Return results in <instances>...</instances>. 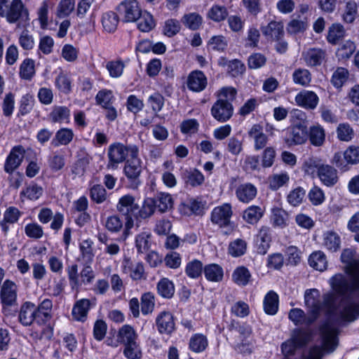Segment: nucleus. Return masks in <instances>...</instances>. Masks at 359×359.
I'll return each mask as SVG.
<instances>
[{"mask_svg": "<svg viewBox=\"0 0 359 359\" xmlns=\"http://www.w3.org/2000/svg\"><path fill=\"white\" fill-rule=\"evenodd\" d=\"M355 253L351 249H345L341 255V260L345 264V271L351 277L352 283H348L346 277L341 273L334 275L330 280L332 288L339 294L359 289V259L355 258Z\"/></svg>", "mask_w": 359, "mask_h": 359, "instance_id": "1", "label": "nucleus"}, {"mask_svg": "<svg viewBox=\"0 0 359 359\" xmlns=\"http://www.w3.org/2000/svg\"><path fill=\"white\" fill-rule=\"evenodd\" d=\"M0 16L10 24L29 20L28 10L21 0H0Z\"/></svg>", "mask_w": 359, "mask_h": 359, "instance_id": "2", "label": "nucleus"}, {"mask_svg": "<svg viewBox=\"0 0 359 359\" xmlns=\"http://www.w3.org/2000/svg\"><path fill=\"white\" fill-rule=\"evenodd\" d=\"M139 209V205L135 201V198L131 194H126L121 196L116 204L117 211L124 217V235L128 237L131 229L134 226V218Z\"/></svg>", "mask_w": 359, "mask_h": 359, "instance_id": "3", "label": "nucleus"}, {"mask_svg": "<svg viewBox=\"0 0 359 359\" xmlns=\"http://www.w3.org/2000/svg\"><path fill=\"white\" fill-rule=\"evenodd\" d=\"M137 149L135 144L126 145L121 142L110 144L107 150V168L111 170L118 169L120 164L127 161L128 156H131V151H135Z\"/></svg>", "mask_w": 359, "mask_h": 359, "instance_id": "4", "label": "nucleus"}, {"mask_svg": "<svg viewBox=\"0 0 359 359\" xmlns=\"http://www.w3.org/2000/svg\"><path fill=\"white\" fill-rule=\"evenodd\" d=\"M143 170V161L139 157V149L131 151V156L125 162L123 172L130 184V188L135 189L141 184L140 180Z\"/></svg>", "mask_w": 359, "mask_h": 359, "instance_id": "5", "label": "nucleus"}, {"mask_svg": "<svg viewBox=\"0 0 359 359\" xmlns=\"http://www.w3.org/2000/svg\"><path fill=\"white\" fill-rule=\"evenodd\" d=\"M116 11L126 23L137 22L143 11L137 0H123L117 6Z\"/></svg>", "mask_w": 359, "mask_h": 359, "instance_id": "6", "label": "nucleus"}, {"mask_svg": "<svg viewBox=\"0 0 359 359\" xmlns=\"http://www.w3.org/2000/svg\"><path fill=\"white\" fill-rule=\"evenodd\" d=\"M304 302L308 309L309 323H313L318 318L323 308L320 292L316 289L306 290L304 293Z\"/></svg>", "mask_w": 359, "mask_h": 359, "instance_id": "7", "label": "nucleus"}, {"mask_svg": "<svg viewBox=\"0 0 359 359\" xmlns=\"http://www.w3.org/2000/svg\"><path fill=\"white\" fill-rule=\"evenodd\" d=\"M310 339L311 334L309 332L296 330L293 332L291 339L283 343L282 352L285 356L292 355L297 348L305 345Z\"/></svg>", "mask_w": 359, "mask_h": 359, "instance_id": "8", "label": "nucleus"}, {"mask_svg": "<svg viewBox=\"0 0 359 359\" xmlns=\"http://www.w3.org/2000/svg\"><path fill=\"white\" fill-rule=\"evenodd\" d=\"M210 113L215 120L220 123H224L232 117L233 107L231 102L224 99H218L212 104Z\"/></svg>", "mask_w": 359, "mask_h": 359, "instance_id": "9", "label": "nucleus"}, {"mask_svg": "<svg viewBox=\"0 0 359 359\" xmlns=\"http://www.w3.org/2000/svg\"><path fill=\"white\" fill-rule=\"evenodd\" d=\"M306 124L296 123L291 124L289 129V136L285 139V143L288 147L304 144L308 137Z\"/></svg>", "mask_w": 359, "mask_h": 359, "instance_id": "10", "label": "nucleus"}, {"mask_svg": "<svg viewBox=\"0 0 359 359\" xmlns=\"http://www.w3.org/2000/svg\"><path fill=\"white\" fill-rule=\"evenodd\" d=\"M17 292L16 284L11 280H6L0 291V299L3 306L7 307L14 306L17 302Z\"/></svg>", "mask_w": 359, "mask_h": 359, "instance_id": "11", "label": "nucleus"}, {"mask_svg": "<svg viewBox=\"0 0 359 359\" xmlns=\"http://www.w3.org/2000/svg\"><path fill=\"white\" fill-rule=\"evenodd\" d=\"M18 320L23 326H31L34 323L37 324L36 305L31 302H24L18 312Z\"/></svg>", "mask_w": 359, "mask_h": 359, "instance_id": "12", "label": "nucleus"}, {"mask_svg": "<svg viewBox=\"0 0 359 359\" xmlns=\"http://www.w3.org/2000/svg\"><path fill=\"white\" fill-rule=\"evenodd\" d=\"M25 151L22 146L14 147L10 151L4 163V170L13 173L21 165Z\"/></svg>", "mask_w": 359, "mask_h": 359, "instance_id": "13", "label": "nucleus"}, {"mask_svg": "<svg viewBox=\"0 0 359 359\" xmlns=\"http://www.w3.org/2000/svg\"><path fill=\"white\" fill-rule=\"evenodd\" d=\"M232 213L231 205L229 203H224L212 210L211 221L219 226H226L230 222Z\"/></svg>", "mask_w": 359, "mask_h": 359, "instance_id": "14", "label": "nucleus"}, {"mask_svg": "<svg viewBox=\"0 0 359 359\" xmlns=\"http://www.w3.org/2000/svg\"><path fill=\"white\" fill-rule=\"evenodd\" d=\"M123 271L129 273L130 277L133 280H140L146 279L144 267L142 262H133L130 258H125L122 263Z\"/></svg>", "mask_w": 359, "mask_h": 359, "instance_id": "15", "label": "nucleus"}, {"mask_svg": "<svg viewBox=\"0 0 359 359\" xmlns=\"http://www.w3.org/2000/svg\"><path fill=\"white\" fill-rule=\"evenodd\" d=\"M187 85L189 90L200 93L207 87L208 79L202 71L194 70L188 75Z\"/></svg>", "mask_w": 359, "mask_h": 359, "instance_id": "16", "label": "nucleus"}, {"mask_svg": "<svg viewBox=\"0 0 359 359\" xmlns=\"http://www.w3.org/2000/svg\"><path fill=\"white\" fill-rule=\"evenodd\" d=\"M296 104L306 109H314L319 102V97L311 90H302L294 97Z\"/></svg>", "mask_w": 359, "mask_h": 359, "instance_id": "17", "label": "nucleus"}, {"mask_svg": "<svg viewBox=\"0 0 359 359\" xmlns=\"http://www.w3.org/2000/svg\"><path fill=\"white\" fill-rule=\"evenodd\" d=\"M235 194L240 202L249 203L257 196V189L251 183H243L237 187Z\"/></svg>", "mask_w": 359, "mask_h": 359, "instance_id": "18", "label": "nucleus"}, {"mask_svg": "<svg viewBox=\"0 0 359 359\" xmlns=\"http://www.w3.org/2000/svg\"><path fill=\"white\" fill-rule=\"evenodd\" d=\"M248 136L254 141V149L259 151L266 148L269 138L264 133L263 128L260 124H254L248 132Z\"/></svg>", "mask_w": 359, "mask_h": 359, "instance_id": "19", "label": "nucleus"}, {"mask_svg": "<svg viewBox=\"0 0 359 359\" xmlns=\"http://www.w3.org/2000/svg\"><path fill=\"white\" fill-rule=\"evenodd\" d=\"M156 323L158 332L161 334H170L175 330V320L172 313L163 311L156 317Z\"/></svg>", "mask_w": 359, "mask_h": 359, "instance_id": "20", "label": "nucleus"}, {"mask_svg": "<svg viewBox=\"0 0 359 359\" xmlns=\"http://www.w3.org/2000/svg\"><path fill=\"white\" fill-rule=\"evenodd\" d=\"M322 184L326 187H332L338 182L337 170L328 164L320 167L317 176Z\"/></svg>", "mask_w": 359, "mask_h": 359, "instance_id": "21", "label": "nucleus"}, {"mask_svg": "<svg viewBox=\"0 0 359 359\" xmlns=\"http://www.w3.org/2000/svg\"><path fill=\"white\" fill-rule=\"evenodd\" d=\"M91 305V301L88 299H81L76 301L72 311L74 320L82 323L85 322Z\"/></svg>", "mask_w": 359, "mask_h": 359, "instance_id": "22", "label": "nucleus"}, {"mask_svg": "<svg viewBox=\"0 0 359 359\" xmlns=\"http://www.w3.org/2000/svg\"><path fill=\"white\" fill-rule=\"evenodd\" d=\"M271 241V230L269 227L262 226L256 238V245L259 254L265 255L270 248Z\"/></svg>", "mask_w": 359, "mask_h": 359, "instance_id": "23", "label": "nucleus"}, {"mask_svg": "<svg viewBox=\"0 0 359 359\" xmlns=\"http://www.w3.org/2000/svg\"><path fill=\"white\" fill-rule=\"evenodd\" d=\"M52 308L53 303L49 299H45L38 306L36 305L37 325H44L51 318Z\"/></svg>", "mask_w": 359, "mask_h": 359, "instance_id": "24", "label": "nucleus"}, {"mask_svg": "<svg viewBox=\"0 0 359 359\" xmlns=\"http://www.w3.org/2000/svg\"><path fill=\"white\" fill-rule=\"evenodd\" d=\"M263 34L273 41H278L284 34L283 25L280 22L271 21L262 27Z\"/></svg>", "mask_w": 359, "mask_h": 359, "instance_id": "25", "label": "nucleus"}, {"mask_svg": "<svg viewBox=\"0 0 359 359\" xmlns=\"http://www.w3.org/2000/svg\"><path fill=\"white\" fill-rule=\"evenodd\" d=\"M152 199L155 203L156 208L161 212L169 211L173 207L174 200L168 193H158Z\"/></svg>", "mask_w": 359, "mask_h": 359, "instance_id": "26", "label": "nucleus"}, {"mask_svg": "<svg viewBox=\"0 0 359 359\" xmlns=\"http://www.w3.org/2000/svg\"><path fill=\"white\" fill-rule=\"evenodd\" d=\"M307 135L310 143L315 147H321L325 141V130L318 123L311 126Z\"/></svg>", "mask_w": 359, "mask_h": 359, "instance_id": "27", "label": "nucleus"}, {"mask_svg": "<svg viewBox=\"0 0 359 359\" xmlns=\"http://www.w3.org/2000/svg\"><path fill=\"white\" fill-rule=\"evenodd\" d=\"M119 22L118 15L114 11H107L101 16V23L104 32L112 33L115 32Z\"/></svg>", "mask_w": 359, "mask_h": 359, "instance_id": "28", "label": "nucleus"}, {"mask_svg": "<svg viewBox=\"0 0 359 359\" xmlns=\"http://www.w3.org/2000/svg\"><path fill=\"white\" fill-rule=\"evenodd\" d=\"M205 278L212 282H220L224 277V271L221 266L217 264H210L203 269Z\"/></svg>", "mask_w": 359, "mask_h": 359, "instance_id": "29", "label": "nucleus"}, {"mask_svg": "<svg viewBox=\"0 0 359 359\" xmlns=\"http://www.w3.org/2000/svg\"><path fill=\"white\" fill-rule=\"evenodd\" d=\"M341 239L334 231H328L323 233V245L328 250L336 252L340 248Z\"/></svg>", "mask_w": 359, "mask_h": 359, "instance_id": "30", "label": "nucleus"}, {"mask_svg": "<svg viewBox=\"0 0 359 359\" xmlns=\"http://www.w3.org/2000/svg\"><path fill=\"white\" fill-rule=\"evenodd\" d=\"M155 203L151 197L146 198L142 206L137 211V214L135 215V219H145L151 217L156 210Z\"/></svg>", "mask_w": 359, "mask_h": 359, "instance_id": "31", "label": "nucleus"}, {"mask_svg": "<svg viewBox=\"0 0 359 359\" xmlns=\"http://www.w3.org/2000/svg\"><path fill=\"white\" fill-rule=\"evenodd\" d=\"M264 210L258 205H250L243 214V219L248 224H255L263 217Z\"/></svg>", "mask_w": 359, "mask_h": 359, "instance_id": "32", "label": "nucleus"}, {"mask_svg": "<svg viewBox=\"0 0 359 359\" xmlns=\"http://www.w3.org/2000/svg\"><path fill=\"white\" fill-rule=\"evenodd\" d=\"M340 313L344 320L353 321L359 316V305L353 302H346L343 304Z\"/></svg>", "mask_w": 359, "mask_h": 359, "instance_id": "33", "label": "nucleus"}, {"mask_svg": "<svg viewBox=\"0 0 359 359\" xmlns=\"http://www.w3.org/2000/svg\"><path fill=\"white\" fill-rule=\"evenodd\" d=\"M138 335L134 328L128 325H123L118 331V341L123 345L137 342Z\"/></svg>", "mask_w": 359, "mask_h": 359, "instance_id": "34", "label": "nucleus"}, {"mask_svg": "<svg viewBox=\"0 0 359 359\" xmlns=\"http://www.w3.org/2000/svg\"><path fill=\"white\" fill-rule=\"evenodd\" d=\"M74 136V134L72 129L67 128H61L55 133V137L52 141V144L55 147L67 145L72 142Z\"/></svg>", "mask_w": 359, "mask_h": 359, "instance_id": "35", "label": "nucleus"}, {"mask_svg": "<svg viewBox=\"0 0 359 359\" xmlns=\"http://www.w3.org/2000/svg\"><path fill=\"white\" fill-rule=\"evenodd\" d=\"M278 295L273 291H269L264 299V309L269 315H274L278 309Z\"/></svg>", "mask_w": 359, "mask_h": 359, "instance_id": "36", "label": "nucleus"}, {"mask_svg": "<svg viewBox=\"0 0 359 359\" xmlns=\"http://www.w3.org/2000/svg\"><path fill=\"white\" fill-rule=\"evenodd\" d=\"M325 52L321 49L311 48L304 53V58L308 65L316 66L325 59Z\"/></svg>", "mask_w": 359, "mask_h": 359, "instance_id": "37", "label": "nucleus"}, {"mask_svg": "<svg viewBox=\"0 0 359 359\" xmlns=\"http://www.w3.org/2000/svg\"><path fill=\"white\" fill-rule=\"evenodd\" d=\"M137 26L141 32H149L155 27L156 23L152 15L147 11H143L141 17L138 18Z\"/></svg>", "mask_w": 359, "mask_h": 359, "instance_id": "38", "label": "nucleus"}, {"mask_svg": "<svg viewBox=\"0 0 359 359\" xmlns=\"http://www.w3.org/2000/svg\"><path fill=\"white\" fill-rule=\"evenodd\" d=\"M271 220L273 226L284 228L287 225L288 215L282 208L276 207L271 209Z\"/></svg>", "mask_w": 359, "mask_h": 359, "instance_id": "39", "label": "nucleus"}, {"mask_svg": "<svg viewBox=\"0 0 359 359\" xmlns=\"http://www.w3.org/2000/svg\"><path fill=\"white\" fill-rule=\"evenodd\" d=\"M337 137L339 141L351 142L355 135L354 130L348 123H341L336 128Z\"/></svg>", "mask_w": 359, "mask_h": 359, "instance_id": "40", "label": "nucleus"}, {"mask_svg": "<svg viewBox=\"0 0 359 359\" xmlns=\"http://www.w3.org/2000/svg\"><path fill=\"white\" fill-rule=\"evenodd\" d=\"M93 244V241L90 238L83 240L79 244L81 259L86 263H91L93 260L95 256Z\"/></svg>", "mask_w": 359, "mask_h": 359, "instance_id": "41", "label": "nucleus"}, {"mask_svg": "<svg viewBox=\"0 0 359 359\" xmlns=\"http://www.w3.org/2000/svg\"><path fill=\"white\" fill-rule=\"evenodd\" d=\"M309 262L312 268L320 271L325 270L327 265L325 255L321 251L313 252L309 257Z\"/></svg>", "mask_w": 359, "mask_h": 359, "instance_id": "42", "label": "nucleus"}, {"mask_svg": "<svg viewBox=\"0 0 359 359\" xmlns=\"http://www.w3.org/2000/svg\"><path fill=\"white\" fill-rule=\"evenodd\" d=\"M184 180L187 185L195 187L201 185L205 181V177L201 172L194 169L184 173Z\"/></svg>", "mask_w": 359, "mask_h": 359, "instance_id": "43", "label": "nucleus"}, {"mask_svg": "<svg viewBox=\"0 0 359 359\" xmlns=\"http://www.w3.org/2000/svg\"><path fill=\"white\" fill-rule=\"evenodd\" d=\"M157 291L163 298L170 299L175 293L174 283L168 278H163L157 283Z\"/></svg>", "mask_w": 359, "mask_h": 359, "instance_id": "44", "label": "nucleus"}, {"mask_svg": "<svg viewBox=\"0 0 359 359\" xmlns=\"http://www.w3.org/2000/svg\"><path fill=\"white\" fill-rule=\"evenodd\" d=\"M251 278L249 270L245 266L237 267L232 273L233 281L240 286L248 284Z\"/></svg>", "mask_w": 359, "mask_h": 359, "instance_id": "45", "label": "nucleus"}, {"mask_svg": "<svg viewBox=\"0 0 359 359\" xmlns=\"http://www.w3.org/2000/svg\"><path fill=\"white\" fill-rule=\"evenodd\" d=\"M228 14L227 8L224 6L215 4L208 10L207 17L214 22H219L224 20Z\"/></svg>", "mask_w": 359, "mask_h": 359, "instance_id": "46", "label": "nucleus"}, {"mask_svg": "<svg viewBox=\"0 0 359 359\" xmlns=\"http://www.w3.org/2000/svg\"><path fill=\"white\" fill-rule=\"evenodd\" d=\"M208 345L206 337L202 334L193 335L189 340V348L195 353H201L205 350Z\"/></svg>", "mask_w": 359, "mask_h": 359, "instance_id": "47", "label": "nucleus"}, {"mask_svg": "<svg viewBox=\"0 0 359 359\" xmlns=\"http://www.w3.org/2000/svg\"><path fill=\"white\" fill-rule=\"evenodd\" d=\"M323 165V163L320 158L311 157L305 161L302 165V169L306 174L315 177L318 173L320 167Z\"/></svg>", "mask_w": 359, "mask_h": 359, "instance_id": "48", "label": "nucleus"}, {"mask_svg": "<svg viewBox=\"0 0 359 359\" xmlns=\"http://www.w3.org/2000/svg\"><path fill=\"white\" fill-rule=\"evenodd\" d=\"M20 76L25 80L30 81L35 74L34 61L27 58L20 66Z\"/></svg>", "mask_w": 359, "mask_h": 359, "instance_id": "49", "label": "nucleus"}, {"mask_svg": "<svg viewBox=\"0 0 359 359\" xmlns=\"http://www.w3.org/2000/svg\"><path fill=\"white\" fill-rule=\"evenodd\" d=\"M292 80L295 84L307 86L311 81V74L308 69L299 68L294 71Z\"/></svg>", "mask_w": 359, "mask_h": 359, "instance_id": "50", "label": "nucleus"}, {"mask_svg": "<svg viewBox=\"0 0 359 359\" xmlns=\"http://www.w3.org/2000/svg\"><path fill=\"white\" fill-rule=\"evenodd\" d=\"M344 27L340 24H333L329 27L327 39L330 43L336 44L344 38Z\"/></svg>", "mask_w": 359, "mask_h": 359, "instance_id": "51", "label": "nucleus"}, {"mask_svg": "<svg viewBox=\"0 0 359 359\" xmlns=\"http://www.w3.org/2000/svg\"><path fill=\"white\" fill-rule=\"evenodd\" d=\"M151 233L147 231H143L138 233L135 236V247L138 253H144L150 248Z\"/></svg>", "mask_w": 359, "mask_h": 359, "instance_id": "52", "label": "nucleus"}, {"mask_svg": "<svg viewBox=\"0 0 359 359\" xmlns=\"http://www.w3.org/2000/svg\"><path fill=\"white\" fill-rule=\"evenodd\" d=\"M55 85L64 94H69L72 90V79L69 76L62 72L55 78Z\"/></svg>", "mask_w": 359, "mask_h": 359, "instance_id": "53", "label": "nucleus"}, {"mask_svg": "<svg viewBox=\"0 0 359 359\" xmlns=\"http://www.w3.org/2000/svg\"><path fill=\"white\" fill-rule=\"evenodd\" d=\"M308 27V20L306 17L298 16L288 23L287 30L289 33L296 34L304 32Z\"/></svg>", "mask_w": 359, "mask_h": 359, "instance_id": "54", "label": "nucleus"}, {"mask_svg": "<svg viewBox=\"0 0 359 359\" xmlns=\"http://www.w3.org/2000/svg\"><path fill=\"white\" fill-rule=\"evenodd\" d=\"M182 22L190 29L196 30L202 25L203 18L198 13H190L182 17Z\"/></svg>", "mask_w": 359, "mask_h": 359, "instance_id": "55", "label": "nucleus"}, {"mask_svg": "<svg viewBox=\"0 0 359 359\" xmlns=\"http://www.w3.org/2000/svg\"><path fill=\"white\" fill-rule=\"evenodd\" d=\"M349 76L348 71L344 67H338L333 73L331 83L337 88H341L348 80Z\"/></svg>", "mask_w": 359, "mask_h": 359, "instance_id": "56", "label": "nucleus"}, {"mask_svg": "<svg viewBox=\"0 0 359 359\" xmlns=\"http://www.w3.org/2000/svg\"><path fill=\"white\" fill-rule=\"evenodd\" d=\"M70 116V111L66 107H55L50 114L51 120L53 122H68Z\"/></svg>", "mask_w": 359, "mask_h": 359, "instance_id": "57", "label": "nucleus"}, {"mask_svg": "<svg viewBox=\"0 0 359 359\" xmlns=\"http://www.w3.org/2000/svg\"><path fill=\"white\" fill-rule=\"evenodd\" d=\"M123 353L128 359H141L142 357V351L140 345L137 342H133L123 345Z\"/></svg>", "mask_w": 359, "mask_h": 359, "instance_id": "58", "label": "nucleus"}, {"mask_svg": "<svg viewBox=\"0 0 359 359\" xmlns=\"http://www.w3.org/2000/svg\"><path fill=\"white\" fill-rule=\"evenodd\" d=\"M124 68L125 64L121 60H111L106 64V69L112 78L120 77L123 74Z\"/></svg>", "mask_w": 359, "mask_h": 359, "instance_id": "59", "label": "nucleus"}, {"mask_svg": "<svg viewBox=\"0 0 359 359\" xmlns=\"http://www.w3.org/2000/svg\"><path fill=\"white\" fill-rule=\"evenodd\" d=\"M203 271V264L198 259H194L188 262L185 267L186 274L191 278H198Z\"/></svg>", "mask_w": 359, "mask_h": 359, "instance_id": "60", "label": "nucleus"}, {"mask_svg": "<svg viewBox=\"0 0 359 359\" xmlns=\"http://www.w3.org/2000/svg\"><path fill=\"white\" fill-rule=\"evenodd\" d=\"M148 104L150 106L152 111L157 115L164 106L165 100L163 96L158 93H154L149 95L147 100Z\"/></svg>", "mask_w": 359, "mask_h": 359, "instance_id": "61", "label": "nucleus"}, {"mask_svg": "<svg viewBox=\"0 0 359 359\" xmlns=\"http://www.w3.org/2000/svg\"><path fill=\"white\" fill-rule=\"evenodd\" d=\"M154 295L151 292L142 294L141 297V311L143 315L151 313L154 309Z\"/></svg>", "mask_w": 359, "mask_h": 359, "instance_id": "62", "label": "nucleus"}, {"mask_svg": "<svg viewBox=\"0 0 359 359\" xmlns=\"http://www.w3.org/2000/svg\"><path fill=\"white\" fill-rule=\"evenodd\" d=\"M343 156L348 164L355 165L359 163V146L351 145L348 147L344 151Z\"/></svg>", "mask_w": 359, "mask_h": 359, "instance_id": "63", "label": "nucleus"}, {"mask_svg": "<svg viewBox=\"0 0 359 359\" xmlns=\"http://www.w3.org/2000/svg\"><path fill=\"white\" fill-rule=\"evenodd\" d=\"M308 198L312 205H319L325 201V195L322 189L314 186L309 190Z\"/></svg>", "mask_w": 359, "mask_h": 359, "instance_id": "64", "label": "nucleus"}]
</instances>
